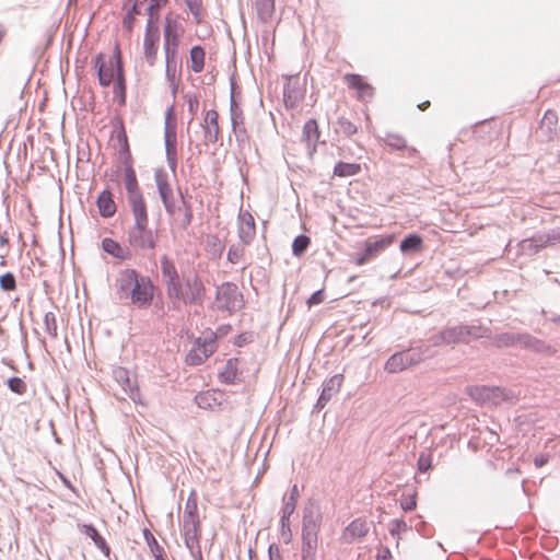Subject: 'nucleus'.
<instances>
[{
	"instance_id": "nucleus-1",
	"label": "nucleus",
	"mask_w": 560,
	"mask_h": 560,
	"mask_svg": "<svg viewBox=\"0 0 560 560\" xmlns=\"http://www.w3.org/2000/svg\"><path fill=\"white\" fill-rule=\"evenodd\" d=\"M155 290L153 280L137 269L126 268L119 271L117 294L120 300L128 301L136 308H149L154 301Z\"/></svg>"
},
{
	"instance_id": "nucleus-2",
	"label": "nucleus",
	"mask_w": 560,
	"mask_h": 560,
	"mask_svg": "<svg viewBox=\"0 0 560 560\" xmlns=\"http://www.w3.org/2000/svg\"><path fill=\"white\" fill-rule=\"evenodd\" d=\"M135 223L127 231V242L137 250H154L159 242L156 230L149 228L148 209L131 211Z\"/></svg>"
},
{
	"instance_id": "nucleus-3",
	"label": "nucleus",
	"mask_w": 560,
	"mask_h": 560,
	"mask_svg": "<svg viewBox=\"0 0 560 560\" xmlns=\"http://www.w3.org/2000/svg\"><path fill=\"white\" fill-rule=\"evenodd\" d=\"M486 329L480 325H456L445 327L438 335L432 337L434 347L455 346L458 343H468L471 339L482 338Z\"/></svg>"
},
{
	"instance_id": "nucleus-4",
	"label": "nucleus",
	"mask_w": 560,
	"mask_h": 560,
	"mask_svg": "<svg viewBox=\"0 0 560 560\" xmlns=\"http://www.w3.org/2000/svg\"><path fill=\"white\" fill-rule=\"evenodd\" d=\"M215 300L220 302L218 310L229 313L237 312L245 305L244 296L238 287L230 281L217 287Z\"/></svg>"
},
{
	"instance_id": "nucleus-5",
	"label": "nucleus",
	"mask_w": 560,
	"mask_h": 560,
	"mask_svg": "<svg viewBox=\"0 0 560 560\" xmlns=\"http://www.w3.org/2000/svg\"><path fill=\"white\" fill-rule=\"evenodd\" d=\"M394 235H382L375 238H368L362 249L352 256V261L358 266H363L371 259L375 258L380 253L390 246L394 242Z\"/></svg>"
},
{
	"instance_id": "nucleus-6",
	"label": "nucleus",
	"mask_w": 560,
	"mask_h": 560,
	"mask_svg": "<svg viewBox=\"0 0 560 560\" xmlns=\"http://www.w3.org/2000/svg\"><path fill=\"white\" fill-rule=\"evenodd\" d=\"M124 183L127 191V199L131 211L145 209L147 205L144 201L143 194L139 187L137 174L133 168V164L124 165Z\"/></svg>"
},
{
	"instance_id": "nucleus-7",
	"label": "nucleus",
	"mask_w": 560,
	"mask_h": 560,
	"mask_svg": "<svg viewBox=\"0 0 560 560\" xmlns=\"http://www.w3.org/2000/svg\"><path fill=\"white\" fill-rule=\"evenodd\" d=\"M215 338V335L211 332L209 337L196 339L194 347L186 355L185 362L191 366L202 364L209 357L214 353L217 349Z\"/></svg>"
},
{
	"instance_id": "nucleus-8",
	"label": "nucleus",
	"mask_w": 560,
	"mask_h": 560,
	"mask_svg": "<svg viewBox=\"0 0 560 560\" xmlns=\"http://www.w3.org/2000/svg\"><path fill=\"white\" fill-rule=\"evenodd\" d=\"M230 118L235 141L238 148L243 149L246 144H249L250 137L245 126L244 112L238 102L232 101L230 104Z\"/></svg>"
},
{
	"instance_id": "nucleus-9",
	"label": "nucleus",
	"mask_w": 560,
	"mask_h": 560,
	"mask_svg": "<svg viewBox=\"0 0 560 560\" xmlns=\"http://www.w3.org/2000/svg\"><path fill=\"white\" fill-rule=\"evenodd\" d=\"M113 378L128 395L133 402H140V390L136 378L131 377V373L124 366H115L112 370Z\"/></svg>"
},
{
	"instance_id": "nucleus-10",
	"label": "nucleus",
	"mask_w": 560,
	"mask_h": 560,
	"mask_svg": "<svg viewBox=\"0 0 560 560\" xmlns=\"http://www.w3.org/2000/svg\"><path fill=\"white\" fill-rule=\"evenodd\" d=\"M185 293L184 305L202 306L206 299V287L198 275L187 276L185 278Z\"/></svg>"
},
{
	"instance_id": "nucleus-11",
	"label": "nucleus",
	"mask_w": 560,
	"mask_h": 560,
	"mask_svg": "<svg viewBox=\"0 0 560 560\" xmlns=\"http://www.w3.org/2000/svg\"><path fill=\"white\" fill-rule=\"evenodd\" d=\"M343 378V375L338 373L332 375L330 378L326 380L323 383L319 397L317 398L315 405L313 406L312 412H319L326 407V405L330 401L334 395H336L340 390Z\"/></svg>"
},
{
	"instance_id": "nucleus-12",
	"label": "nucleus",
	"mask_w": 560,
	"mask_h": 560,
	"mask_svg": "<svg viewBox=\"0 0 560 560\" xmlns=\"http://www.w3.org/2000/svg\"><path fill=\"white\" fill-rule=\"evenodd\" d=\"M160 37V27L153 26L151 22H147L145 34L143 38V54L147 62L150 66L155 65Z\"/></svg>"
},
{
	"instance_id": "nucleus-13",
	"label": "nucleus",
	"mask_w": 560,
	"mask_h": 560,
	"mask_svg": "<svg viewBox=\"0 0 560 560\" xmlns=\"http://www.w3.org/2000/svg\"><path fill=\"white\" fill-rule=\"evenodd\" d=\"M322 513L313 502H308L303 510L302 536H318Z\"/></svg>"
},
{
	"instance_id": "nucleus-14",
	"label": "nucleus",
	"mask_w": 560,
	"mask_h": 560,
	"mask_svg": "<svg viewBox=\"0 0 560 560\" xmlns=\"http://www.w3.org/2000/svg\"><path fill=\"white\" fill-rule=\"evenodd\" d=\"M521 349L532 351L544 357H552L557 353V349L553 346L528 332H523Z\"/></svg>"
},
{
	"instance_id": "nucleus-15",
	"label": "nucleus",
	"mask_w": 560,
	"mask_h": 560,
	"mask_svg": "<svg viewBox=\"0 0 560 560\" xmlns=\"http://www.w3.org/2000/svg\"><path fill=\"white\" fill-rule=\"evenodd\" d=\"M114 130L116 132V139L119 142V156L121 159V163L124 165L133 164V159L131 155L128 136L125 128L124 119L120 116L115 118V127Z\"/></svg>"
},
{
	"instance_id": "nucleus-16",
	"label": "nucleus",
	"mask_w": 560,
	"mask_h": 560,
	"mask_svg": "<svg viewBox=\"0 0 560 560\" xmlns=\"http://www.w3.org/2000/svg\"><path fill=\"white\" fill-rule=\"evenodd\" d=\"M345 80L349 89L354 90L357 92V97L359 101L365 102L373 97V86L369 82H366L361 74L347 73L345 75Z\"/></svg>"
},
{
	"instance_id": "nucleus-17",
	"label": "nucleus",
	"mask_w": 560,
	"mask_h": 560,
	"mask_svg": "<svg viewBox=\"0 0 560 560\" xmlns=\"http://www.w3.org/2000/svg\"><path fill=\"white\" fill-rule=\"evenodd\" d=\"M185 278L186 277H179L165 285L166 296L170 300V307L174 311L179 308L180 303H184L185 293L187 292Z\"/></svg>"
},
{
	"instance_id": "nucleus-18",
	"label": "nucleus",
	"mask_w": 560,
	"mask_h": 560,
	"mask_svg": "<svg viewBox=\"0 0 560 560\" xmlns=\"http://www.w3.org/2000/svg\"><path fill=\"white\" fill-rule=\"evenodd\" d=\"M92 65L96 69L98 84L103 88H107L114 80V68L113 65L107 66L105 55L98 52L92 59Z\"/></svg>"
},
{
	"instance_id": "nucleus-19",
	"label": "nucleus",
	"mask_w": 560,
	"mask_h": 560,
	"mask_svg": "<svg viewBox=\"0 0 560 560\" xmlns=\"http://www.w3.org/2000/svg\"><path fill=\"white\" fill-rule=\"evenodd\" d=\"M238 358H230L219 372L218 377L221 383L226 385H236L243 382L242 373L238 371Z\"/></svg>"
},
{
	"instance_id": "nucleus-20",
	"label": "nucleus",
	"mask_w": 560,
	"mask_h": 560,
	"mask_svg": "<svg viewBox=\"0 0 560 560\" xmlns=\"http://www.w3.org/2000/svg\"><path fill=\"white\" fill-rule=\"evenodd\" d=\"M218 119L219 114L215 109H209L206 112L201 127L203 129L205 139L207 142L215 143L219 140L220 128Z\"/></svg>"
},
{
	"instance_id": "nucleus-21",
	"label": "nucleus",
	"mask_w": 560,
	"mask_h": 560,
	"mask_svg": "<svg viewBox=\"0 0 560 560\" xmlns=\"http://www.w3.org/2000/svg\"><path fill=\"white\" fill-rule=\"evenodd\" d=\"M154 179L162 203L166 205L175 201L173 188L168 183L167 174L163 168L155 170Z\"/></svg>"
},
{
	"instance_id": "nucleus-22",
	"label": "nucleus",
	"mask_w": 560,
	"mask_h": 560,
	"mask_svg": "<svg viewBox=\"0 0 560 560\" xmlns=\"http://www.w3.org/2000/svg\"><path fill=\"white\" fill-rule=\"evenodd\" d=\"M433 343L427 345L423 342H418L416 345L410 346L409 348H406L411 366H416L421 362L433 358Z\"/></svg>"
},
{
	"instance_id": "nucleus-23",
	"label": "nucleus",
	"mask_w": 560,
	"mask_h": 560,
	"mask_svg": "<svg viewBox=\"0 0 560 560\" xmlns=\"http://www.w3.org/2000/svg\"><path fill=\"white\" fill-rule=\"evenodd\" d=\"M412 368L406 349L394 352L385 362L384 370L390 374L400 373Z\"/></svg>"
},
{
	"instance_id": "nucleus-24",
	"label": "nucleus",
	"mask_w": 560,
	"mask_h": 560,
	"mask_svg": "<svg viewBox=\"0 0 560 560\" xmlns=\"http://www.w3.org/2000/svg\"><path fill=\"white\" fill-rule=\"evenodd\" d=\"M78 526L80 532L86 535L94 542L104 557H110L112 550L109 545L93 524H79Z\"/></svg>"
},
{
	"instance_id": "nucleus-25",
	"label": "nucleus",
	"mask_w": 560,
	"mask_h": 560,
	"mask_svg": "<svg viewBox=\"0 0 560 560\" xmlns=\"http://www.w3.org/2000/svg\"><path fill=\"white\" fill-rule=\"evenodd\" d=\"M96 206L102 218L108 219L115 215L117 206L109 189L102 190L96 198Z\"/></svg>"
},
{
	"instance_id": "nucleus-26",
	"label": "nucleus",
	"mask_w": 560,
	"mask_h": 560,
	"mask_svg": "<svg viewBox=\"0 0 560 560\" xmlns=\"http://www.w3.org/2000/svg\"><path fill=\"white\" fill-rule=\"evenodd\" d=\"M179 24L168 13L165 16L163 28V47H178L179 46Z\"/></svg>"
},
{
	"instance_id": "nucleus-27",
	"label": "nucleus",
	"mask_w": 560,
	"mask_h": 560,
	"mask_svg": "<svg viewBox=\"0 0 560 560\" xmlns=\"http://www.w3.org/2000/svg\"><path fill=\"white\" fill-rule=\"evenodd\" d=\"M256 234L255 220L249 212L240 213L238 237L244 245H248Z\"/></svg>"
},
{
	"instance_id": "nucleus-28",
	"label": "nucleus",
	"mask_w": 560,
	"mask_h": 560,
	"mask_svg": "<svg viewBox=\"0 0 560 560\" xmlns=\"http://www.w3.org/2000/svg\"><path fill=\"white\" fill-rule=\"evenodd\" d=\"M102 249L106 254L121 261L129 260L132 257L130 248H124L117 241L110 237L102 240Z\"/></svg>"
},
{
	"instance_id": "nucleus-29",
	"label": "nucleus",
	"mask_w": 560,
	"mask_h": 560,
	"mask_svg": "<svg viewBox=\"0 0 560 560\" xmlns=\"http://www.w3.org/2000/svg\"><path fill=\"white\" fill-rule=\"evenodd\" d=\"M182 535L184 538V544L187 549H192L194 546L200 545L201 537V524L184 522Z\"/></svg>"
},
{
	"instance_id": "nucleus-30",
	"label": "nucleus",
	"mask_w": 560,
	"mask_h": 560,
	"mask_svg": "<svg viewBox=\"0 0 560 560\" xmlns=\"http://www.w3.org/2000/svg\"><path fill=\"white\" fill-rule=\"evenodd\" d=\"M369 533V526L365 520L358 517L353 520L343 532L346 542H352L355 538H363Z\"/></svg>"
},
{
	"instance_id": "nucleus-31",
	"label": "nucleus",
	"mask_w": 560,
	"mask_h": 560,
	"mask_svg": "<svg viewBox=\"0 0 560 560\" xmlns=\"http://www.w3.org/2000/svg\"><path fill=\"white\" fill-rule=\"evenodd\" d=\"M523 332H500L492 337V345L495 348H512L518 347L521 349Z\"/></svg>"
},
{
	"instance_id": "nucleus-32",
	"label": "nucleus",
	"mask_w": 560,
	"mask_h": 560,
	"mask_svg": "<svg viewBox=\"0 0 560 560\" xmlns=\"http://www.w3.org/2000/svg\"><path fill=\"white\" fill-rule=\"evenodd\" d=\"M320 130L316 119H308L303 126V140L306 142L311 153L316 151V144L319 141Z\"/></svg>"
},
{
	"instance_id": "nucleus-33",
	"label": "nucleus",
	"mask_w": 560,
	"mask_h": 560,
	"mask_svg": "<svg viewBox=\"0 0 560 560\" xmlns=\"http://www.w3.org/2000/svg\"><path fill=\"white\" fill-rule=\"evenodd\" d=\"M384 143L393 151L406 150L409 158L417 156L418 154L417 149L413 147H408L406 139L398 133L387 132L384 138Z\"/></svg>"
},
{
	"instance_id": "nucleus-34",
	"label": "nucleus",
	"mask_w": 560,
	"mask_h": 560,
	"mask_svg": "<svg viewBox=\"0 0 560 560\" xmlns=\"http://www.w3.org/2000/svg\"><path fill=\"white\" fill-rule=\"evenodd\" d=\"M423 248V238L419 233L412 232L404 236L400 241L399 249L404 255H410L420 252Z\"/></svg>"
},
{
	"instance_id": "nucleus-35",
	"label": "nucleus",
	"mask_w": 560,
	"mask_h": 560,
	"mask_svg": "<svg viewBox=\"0 0 560 560\" xmlns=\"http://www.w3.org/2000/svg\"><path fill=\"white\" fill-rule=\"evenodd\" d=\"M499 394H502L499 387L476 386L469 388L470 397L480 402L492 400L493 404H497L495 398L499 397Z\"/></svg>"
},
{
	"instance_id": "nucleus-36",
	"label": "nucleus",
	"mask_w": 560,
	"mask_h": 560,
	"mask_svg": "<svg viewBox=\"0 0 560 560\" xmlns=\"http://www.w3.org/2000/svg\"><path fill=\"white\" fill-rule=\"evenodd\" d=\"M301 91L298 82L291 79L283 84V102L287 108H294L301 100Z\"/></svg>"
},
{
	"instance_id": "nucleus-37",
	"label": "nucleus",
	"mask_w": 560,
	"mask_h": 560,
	"mask_svg": "<svg viewBox=\"0 0 560 560\" xmlns=\"http://www.w3.org/2000/svg\"><path fill=\"white\" fill-rule=\"evenodd\" d=\"M276 0H255V8L258 20L267 24L272 20Z\"/></svg>"
},
{
	"instance_id": "nucleus-38",
	"label": "nucleus",
	"mask_w": 560,
	"mask_h": 560,
	"mask_svg": "<svg viewBox=\"0 0 560 560\" xmlns=\"http://www.w3.org/2000/svg\"><path fill=\"white\" fill-rule=\"evenodd\" d=\"M160 262L164 285L180 277L174 260L167 255H163L160 259Z\"/></svg>"
},
{
	"instance_id": "nucleus-39",
	"label": "nucleus",
	"mask_w": 560,
	"mask_h": 560,
	"mask_svg": "<svg viewBox=\"0 0 560 560\" xmlns=\"http://www.w3.org/2000/svg\"><path fill=\"white\" fill-rule=\"evenodd\" d=\"M318 536H302L301 560H316Z\"/></svg>"
},
{
	"instance_id": "nucleus-40",
	"label": "nucleus",
	"mask_w": 560,
	"mask_h": 560,
	"mask_svg": "<svg viewBox=\"0 0 560 560\" xmlns=\"http://www.w3.org/2000/svg\"><path fill=\"white\" fill-rule=\"evenodd\" d=\"M177 191H178V195L180 198V203H182V206L178 207V211H180V210L184 211L183 218L179 221V226L182 230H186L191 224L192 219H194L192 206L189 201H187L185 199L180 187L177 188Z\"/></svg>"
},
{
	"instance_id": "nucleus-41",
	"label": "nucleus",
	"mask_w": 560,
	"mask_h": 560,
	"mask_svg": "<svg viewBox=\"0 0 560 560\" xmlns=\"http://www.w3.org/2000/svg\"><path fill=\"white\" fill-rule=\"evenodd\" d=\"M191 521H194V523L197 522V524H201L198 514V504L195 497V491H191L190 495L188 497L183 515V523H190Z\"/></svg>"
},
{
	"instance_id": "nucleus-42",
	"label": "nucleus",
	"mask_w": 560,
	"mask_h": 560,
	"mask_svg": "<svg viewBox=\"0 0 560 560\" xmlns=\"http://www.w3.org/2000/svg\"><path fill=\"white\" fill-rule=\"evenodd\" d=\"M361 172V164L339 161L334 166V175L338 177L354 176Z\"/></svg>"
},
{
	"instance_id": "nucleus-43",
	"label": "nucleus",
	"mask_w": 560,
	"mask_h": 560,
	"mask_svg": "<svg viewBox=\"0 0 560 560\" xmlns=\"http://www.w3.org/2000/svg\"><path fill=\"white\" fill-rule=\"evenodd\" d=\"M205 56L206 51L202 46L195 45L190 48L191 70L195 73L202 72L205 68Z\"/></svg>"
},
{
	"instance_id": "nucleus-44",
	"label": "nucleus",
	"mask_w": 560,
	"mask_h": 560,
	"mask_svg": "<svg viewBox=\"0 0 560 560\" xmlns=\"http://www.w3.org/2000/svg\"><path fill=\"white\" fill-rule=\"evenodd\" d=\"M300 491L298 485H293L288 497H283V506L281 513L285 515H292L295 511Z\"/></svg>"
},
{
	"instance_id": "nucleus-45",
	"label": "nucleus",
	"mask_w": 560,
	"mask_h": 560,
	"mask_svg": "<svg viewBox=\"0 0 560 560\" xmlns=\"http://www.w3.org/2000/svg\"><path fill=\"white\" fill-rule=\"evenodd\" d=\"M311 245V237L306 234H299L292 242V255L302 257Z\"/></svg>"
},
{
	"instance_id": "nucleus-46",
	"label": "nucleus",
	"mask_w": 560,
	"mask_h": 560,
	"mask_svg": "<svg viewBox=\"0 0 560 560\" xmlns=\"http://www.w3.org/2000/svg\"><path fill=\"white\" fill-rule=\"evenodd\" d=\"M143 538L152 552L153 558L155 559V555H164L163 548L160 546L151 530L147 527L142 530Z\"/></svg>"
},
{
	"instance_id": "nucleus-47",
	"label": "nucleus",
	"mask_w": 560,
	"mask_h": 560,
	"mask_svg": "<svg viewBox=\"0 0 560 560\" xmlns=\"http://www.w3.org/2000/svg\"><path fill=\"white\" fill-rule=\"evenodd\" d=\"M336 125L346 137H351L358 132V127L347 117H338Z\"/></svg>"
},
{
	"instance_id": "nucleus-48",
	"label": "nucleus",
	"mask_w": 560,
	"mask_h": 560,
	"mask_svg": "<svg viewBox=\"0 0 560 560\" xmlns=\"http://www.w3.org/2000/svg\"><path fill=\"white\" fill-rule=\"evenodd\" d=\"M8 388L18 395H23L26 393L27 385L26 383L19 376H11L7 380Z\"/></svg>"
},
{
	"instance_id": "nucleus-49",
	"label": "nucleus",
	"mask_w": 560,
	"mask_h": 560,
	"mask_svg": "<svg viewBox=\"0 0 560 560\" xmlns=\"http://www.w3.org/2000/svg\"><path fill=\"white\" fill-rule=\"evenodd\" d=\"M113 93L119 106H125L127 102V83L122 82L121 79L119 81H115Z\"/></svg>"
},
{
	"instance_id": "nucleus-50",
	"label": "nucleus",
	"mask_w": 560,
	"mask_h": 560,
	"mask_svg": "<svg viewBox=\"0 0 560 560\" xmlns=\"http://www.w3.org/2000/svg\"><path fill=\"white\" fill-rule=\"evenodd\" d=\"M0 289L3 292H11L16 289V279L13 272L7 271L0 276Z\"/></svg>"
},
{
	"instance_id": "nucleus-51",
	"label": "nucleus",
	"mask_w": 560,
	"mask_h": 560,
	"mask_svg": "<svg viewBox=\"0 0 560 560\" xmlns=\"http://www.w3.org/2000/svg\"><path fill=\"white\" fill-rule=\"evenodd\" d=\"M44 326H45V331L49 336H51L52 338H57V336H58L57 320H56V316L52 312H47L44 315Z\"/></svg>"
},
{
	"instance_id": "nucleus-52",
	"label": "nucleus",
	"mask_w": 560,
	"mask_h": 560,
	"mask_svg": "<svg viewBox=\"0 0 560 560\" xmlns=\"http://www.w3.org/2000/svg\"><path fill=\"white\" fill-rule=\"evenodd\" d=\"M290 516L291 515H285L283 513H281V517H280V534H281V537L284 541V544H289L292 539V532H291V528H290Z\"/></svg>"
},
{
	"instance_id": "nucleus-53",
	"label": "nucleus",
	"mask_w": 560,
	"mask_h": 560,
	"mask_svg": "<svg viewBox=\"0 0 560 560\" xmlns=\"http://www.w3.org/2000/svg\"><path fill=\"white\" fill-rule=\"evenodd\" d=\"M432 455L430 453H420L417 462L419 472L425 474L432 468Z\"/></svg>"
},
{
	"instance_id": "nucleus-54",
	"label": "nucleus",
	"mask_w": 560,
	"mask_h": 560,
	"mask_svg": "<svg viewBox=\"0 0 560 560\" xmlns=\"http://www.w3.org/2000/svg\"><path fill=\"white\" fill-rule=\"evenodd\" d=\"M520 250L523 255L527 256H534L537 253H539V249H536V246L534 245V242H532V238H524L518 243Z\"/></svg>"
},
{
	"instance_id": "nucleus-55",
	"label": "nucleus",
	"mask_w": 560,
	"mask_h": 560,
	"mask_svg": "<svg viewBox=\"0 0 560 560\" xmlns=\"http://www.w3.org/2000/svg\"><path fill=\"white\" fill-rule=\"evenodd\" d=\"M408 529V525L402 518H395L392 521V526L389 527V534L393 537L399 538L400 533L406 532Z\"/></svg>"
},
{
	"instance_id": "nucleus-56",
	"label": "nucleus",
	"mask_w": 560,
	"mask_h": 560,
	"mask_svg": "<svg viewBox=\"0 0 560 560\" xmlns=\"http://www.w3.org/2000/svg\"><path fill=\"white\" fill-rule=\"evenodd\" d=\"M140 13H141V11H136V9H129L126 12V15L124 16V20H122V26L127 32L131 33L133 25H135L136 16L139 15Z\"/></svg>"
},
{
	"instance_id": "nucleus-57",
	"label": "nucleus",
	"mask_w": 560,
	"mask_h": 560,
	"mask_svg": "<svg viewBox=\"0 0 560 560\" xmlns=\"http://www.w3.org/2000/svg\"><path fill=\"white\" fill-rule=\"evenodd\" d=\"M400 508L405 512H411L417 508V494L402 495L400 500Z\"/></svg>"
},
{
	"instance_id": "nucleus-58",
	"label": "nucleus",
	"mask_w": 560,
	"mask_h": 560,
	"mask_svg": "<svg viewBox=\"0 0 560 560\" xmlns=\"http://www.w3.org/2000/svg\"><path fill=\"white\" fill-rule=\"evenodd\" d=\"M244 254V247L242 245H231L228 252V260L231 264H237Z\"/></svg>"
},
{
	"instance_id": "nucleus-59",
	"label": "nucleus",
	"mask_w": 560,
	"mask_h": 560,
	"mask_svg": "<svg viewBox=\"0 0 560 560\" xmlns=\"http://www.w3.org/2000/svg\"><path fill=\"white\" fill-rule=\"evenodd\" d=\"M187 9L192 14V16L197 20V22L200 21V11L202 2L201 0H184Z\"/></svg>"
},
{
	"instance_id": "nucleus-60",
	"label": "nucleus",
	"mask_w": 560,
	"mask_h": 560,
	"mask_svg": "<svg viewBox=\"0 0 560 560\" xmlns=\"http://www.w3.org/2000/svg\"><path fill=\"white\" fill-rule=\"evenodd\" d=\"M177 122L176 118L174 121H167L164 124V140H177Z\"/></svg>"
},
{
	"instance_id": "nucleus-61",
	"label": "nucleus",
	"mask_w": 560,
	"mask_h": 560,
	"mask_svg": "<svg viewBox=\"0 0 560 560\" xmlns=\"http://www.w3.org/2000/svg\"><path fill=\"white\" fill-rule=\"evenodd\" d=\"M186 103H187V109L190 113V115L194 117L198 112V97L195 94L187 93L185 96Z\"/></svg>"
},
{
	"instance_id": "nucleus-62",
	"label": "nucleus",
	"mask_w": 560,
	"mask_h": 560,
	"mask_svg": "<svg viewBox=\"0 0 560 560\" xmlns=\"http://www.w3.org/2000/svg\"><path fill=\"white\" fill-rule=\"evenodd\" d=\"M165 54V63H178V47H163Z\"/></svg>"
},
{
	"instance_id": "nucleus-63",
	"label": "nucleus",
	"mask_w": 560,
	"mask_h": 560,
	"mask_svg": "<svg viewBox=\"0 0 560 560\" xmlns=\"http://www.w3.org/2000/svg\"><path fill=\"white\" fill-rule=\"evenodd\" d=\"M548 246L560 244V229H552L549 232H544Z\"/></svg>"
},
{
	"instance_id": "nucleus-64",
	"label": "nucleus",
	"mask_w": 560,
	"mask_h": 560,
	"mask_svg": "<svg viewBox=\"0 0 560 560\" xmlns=\"http://www.w3.org/2000/svg\"><path fill=\"white\" fill-rule=\"evenodd\" d=\"M268 560H283L279 546L272 542L268 547Z\"/></svg>"
}]
</instances>
